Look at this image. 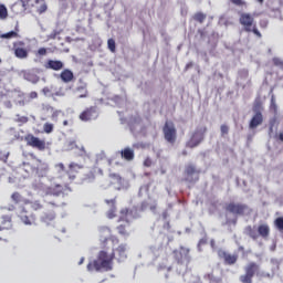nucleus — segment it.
Listing matches in <instances>:
<instances>
[{
	"instance_id": "9d476101",
	"label": "nucleus",
	"mask_w": 283,
	"mask_h": 283,
	"mask_svg": "<svg viewBox=\"0 0 283 283\" xmlns=\"http://www.w3.org/2000/svg\"><path fill=\"white\" fill-rule=\"evenodd\" d=\"M13 54L15 59H28L30 52L25 48V42L23 41H15L13 42V48H12Z\"/></svg>"
},
{
	"instance_id": "e2e57ef3",
	"label": "nucleus",
	"mask_w": 283,
	"mask_h": 283,
	"mask_svg": "<svg viewBox=\"0 0 283 283\" xmlns=\"http://www.w3.org/2000/svg\"><path fill=\"white\" fill-rule=\"evenodd\" d=\"M259 3H264V0H256Z\"/></svg>"
},
{
	"instance_id": "a19ab883",
	"label": "nucleus",
	"mask_w": 283,
	"mask_h": 283,
	"mask_svg": "<svg viewBox=\"0 0 283 283\" xmlns=\"http://www.w3.org/2000/svg\"><path fill=\"white\" fill-rule=\"evenodd\" d=\"M220 130H221V136H227V134H229V126H227V124H223L221 125Z\"/></svg>"
},
{
	"instance_id": "f257e3e1",
	"label": "nucleus",
	"mask_w": 283,
	"mask_h": 283,
	"mask_svg": "<svg viewBox=\"0 0 283 283\" xmlns=\"http://www.w3.org/2000/svg\"><path fill=\"white\" fill-rule=\"evenodd\" d=\"M114 258H116V252L111 254L107 251L102 250L97 254V259L91 261L86 269L87 271H112L114 269Z\"/></svg>"
},
{
	"instance_id": "5fc2aeb1",
	"label": "nucleus",
	"mask_w": 283,
	"mask_h": 283,
	"mask_svg": "<svg viewBox=\"0 0 283 283\" xmlns=\"http://www.w3.org/2000/svg\"><path fill=\"white\" fill-rule=\"evenodd\" d=\"M277 138L281 140V143H283V133H280Z\"/></svg>"
},
{
	"instance_id": "4be33fe9",
	"label": "nucleus",
	"mask_w": 283,
	"mask_h": 283,
	"mask_svg": "<svg viewBox=\"0 0 283 283\" xmlns=\"http://www.w3.org/2000/svg\"><path fill=\"white\" fill-rule=\"evenodd\" d=\"M109 179L112 185H116V189H120L123 187V177L116 172L109 174Z\"/></svg>"
},
{
	"instance_id": "f03ea898",
	"label": "nucleus",
	"mask_w": 283,
	"mask_h": 283,
	"mask_svg": "<svg viewBox=\"0 0 283 283\" xmlns=\"http://www.w3.org/2000/svg\"><path fill=\"white\" fill-rule=\"evenodd\" d=\"M239 23L242 25L244 32H252L258 36V39H262V33L258 30V24L255 23V18L251 13H241L239 17Z\"/></svg>"
},
{
	"instance_id": "a211bd4d",
	"label": "nucleus",
	"mask_w": 283,
	"mask_h": 283,
	"mask_svg": "<svg viewBox=\"0 0 283 283\" xmlns=\"http://www.w3.org/2000/svg\"><path fill=\"white\" fill-rule=\"evenodd\" d=\"M262 123H264V117L262 116V113L256 112L251 118L249 127L250 129H255L259 125H262Z\"/></svg>"
},
{
	"instance_id": "e433bc0d",
	"label": "nucleus",
	"mask_w": 283,
	"mask_h": 283,
	"mask_svg": "<svg viewBox=\"0 0 283 283\" xmlns=\"http://www.w3.org/2000/svg\"><path fill=\"white\" fill-rule=\"evenodd\" d=\"M106 216L109 220H114L116 217V206L112 207V209L107 211Z\"/></svg>"
},
{
	"instance_id": "dca6fc26",
	"label": "nucleus",
	"mask_w": 283,
	"mask_h": 283,
	"mask_svg": "<svg viewBox=\"0 0 283 283\" xmlns=\"http://www.w3.org/2000/svg\"><path fill=\"white\" fill-rule=\"evenodd\" d=\"M219 258H222L230 266L238 262V254H230L227 251H219Z\"/></svg>"
},
{
	"instance_id": "c85d7f7f",
	"label": "nucleus",
	"mask_w": 283,
	"mask_h": 283,
	"mask_svg": "<svg viewBox=\"0 0 283 283\" xmlns=\"http://www.w3.org/2000/svg\"><path fill=\"white\" fill-rule=\"evenodd\" d=\"M245 233H247L250 238H252V240H258V238H259V234H258V232L255 231V228H253V227H251V226H248V227L245 228Z\"/></svg>"
},
{
	"instance_id": "423d86ee",
	"label": "nucleus",
	"mask_w": 283,
	"mask_h": 283,
	"mask_svg": "<svg viewBox=\"0 0 283 283\" xmlns=\"http://www.w3.org/2000/svg\"><path fill=\"white\" fill-rule=\"evenodd\" d=\"M54 207H56V205L49 202L40 217L41 222L50 226L52 222H54V220H56V211H54Z\"/></svg>"
},
{
	"instance_id": "8fccbe9b",
	"label": "nucleus",
	"mask_w": 283,
	"mask_h": 283,
	"mask_svg": "<svg viewBox=\"0 0 283 283\" xmlns=\"http://www.w3.org/2000/svg\"><path fill=\"white\" fill-rule=\"evenodd\" d=\"M29 98H31V99H34V98H39V93H36V92H31L30 94H29Z\"/></svg>"
},
{
	"instance_id": "49530a36",
	"label": "nucleus",
	"mask_w": 283,
	"mask_h": 283,
	"mask_svg": "<svg viewBox=\"0 0 283 283\" xmlns=\"http://www.w3.org/2000/svg\"><path fill=\"white\" fill-rule=\"evenodd\" d=\"M230 1L234 6H247V2H244V0H230Z\"/></svg>"
},
{
	"instance_id": "393cba45",
	"label": "nucleus",
	"mask_w": 283,
	"mask_h": 283,
	"mask_svg": "<svg viewBox=\"0 0 283 283\" xmlns=\"http://www.w3.org/2000/svg\"><path fill=\"white\" fill-rule=\"evenodd\" d=\"M8 229H12V217L2 216V223L0 226V231H6Z\"/></svg>"
},
{
	"instance_id": "79ce46f5",
	"label": "nucleus",
	"mask_w": 283,
	"mask_h": 283,
	"mask_svg": "<svg viewBox=\"0 0 283 283\" xmlns=\"http://www.w3.org/2000/svg\"><path fill=\"white\" fill-rule=\"evenodd\" d=\"M273 64L276 65L277 67H283V61L279 57H273Z\"/></svg>"
},
{
	"instance_id": "3c124183",
	"label": "nucleus",
	"mask_w": 283,
	"mask_h": 283,
	"mask_svg": "<svg viewBox=\"0 0 283 283\" xmlns=\"http://www.w3.org/2000/svg\"><path fill=\"white\" fill-rule=\"evenodd\" d=\"M271 107L274 108V112H277V105L275 104V98L273 96L271 98Z\"/></svg>"
},
{
	"instance_id": "20e7f679",
	"label": "nucleus",
	"mask_w": 283,
	"mask_h": 283,
	"mask_svg": "<svg viewBox=\"0 0 283 283\" xmlns=\"http://www.w3.org/2000/svg\"><path fill=\"white\" fill-rule=\"evenodd\" d=\"M260 273V264L255 262H249L244 266V274L239 276L241 283H253V277Z\"/></svg>"
},
{
	"instance_id": "864d4df0",
	"label": "nucleus",
	"mask_w": 283,
	"mask_h": 283,
	"mask_svg": "<svg viewBox=\"0 0 283 283\" xmlns=\"http://www.w3.org/2000/svg\"><path fill=\"white\" fill-rule=\"evenodd\" d=\"M107 231V233H112V230L109 228H102L101 229V233H105Z\"/></svg>"
},
{
	"instance_id": "39448f33",
	"label": "nucleus",
	"mask_w": 283,
	"mask_h": 283,
	"mask_svg": "<svg viewBox=\"0 0 283 283\" xmlns=\"http://www.w3.org/2000/svg\"><path fill=\"white\" fill-rule=\"evenodd\" d=\"M164 138L170 145L176 144V139L178 138V133L176 130V126L172 122H166L163 127Z\"/></svg>"
},
{
	"instance_id": "bb28decb",
	"label": "nucleus",
	"mask_w": 283,
	"mask_h": 283,
	"mask_svg": "<svg viewBox=\"0 0 283 283\" xmlns=\"http://www.w3.org/2000/svg\"><path fill=\"white\" fill-rule=\"evenodd\" d=\"M24 205H30L32 211H41V209H43V205H41V201L39 200L30 201L29 199H25Z\"/></svg>"
},
{
	"instance_id": "58836bf2",
	"label": "nucleus",
	"mask_w": 283,
	"mask_h": 283,
	"mask_svg": "<svg viewBox=\"0 0 283 283\" xmlns=\"http://www.w3.org/2000/svg\"><path fill=\"white\" fill-rule=\"evenodd\" d=\"M87 180H94L96 178V168H93L87 175H86Z\"/></svg>"
},
{
	"instance_id": "7c9ffc66",
	"label": "nucleus",
	"mask_w": 283,
	"mask_h": 283,
	"mask_svg": "<svg viewBox=\"0 0 283 283\" xmlns=\"http://www.w3.org/2000/svg\"><path fill=\"white\" fill-rule=\"evenodd\" d=\"M0 39H19V33L17 31H10L8 33L0 34Z\"/></svg>"
},
{
	"instance_id": "4468645a",
	"label": "nucleus",
	"mask_w": 283,
	"mask_h": 283,
	"mask_svg": "<svg viewBox=\"0 0 283 283\" xmlns=\"http://www.w3.org/2000/svg\"><path fill=\"white\" fill-rule=\"evenodd\" d=\"M45 70H53V72H61L65 64L61 60H48L44 64Z\"/></svg>"
},
{
	"instance_id": "473e14b6",
	"label": "nucleus",
	"mask_w": 283,
	"mask_h": 283,
	"mask_svg": "<svg viewBox=\"0 0 283 283\" xmlns=\"http://www.w3.org/2000/svg\"><path fill=\"white\" fill-rule=\"evenodd\" d=\"M44 134H52L54 132V124L45 123L43 125Z\"/></svg>"
},
{
	"instance_id": "9b49d317",
	"label": "nucleus",
	"mask_w": 283,
	"mask_h": 283,
	"mask_svg": "<svg viewBox=\"0 0 283 283\" xmlns=\"http://www.w3.org/2000/svg\"><path fill=\"white\" fill-rule=\"evenodd\" d=\"M18 218H20L23 224H27L29 227H31L32 224H35L36 222V214L28 211V208L25 207L21 208V210L19 211Z\"/></svg>"
},
{
	"instance_id": "69168bd1",
	"label": "nucleus",
	"mask_w": 283,
	"mask_h": 283,
	"mask_svg": "<svg viewBox=\"0 0 283 283\" xmlns=\"http://www.w3.org/2000/svg\"><path fill=\"white\" fill-rule=\"evenodd\" d=\"M54 116H56V112L52 114V118H54Z\"/></svg>"
},
{
	"instance_id": "052dcab7",
	"label": "nucleus",
	"mask_w": 283,
	"mask_h": 283,
	"mask_svg": "<svg viewBox=\"0 0 283 283\" xmlns=\"http://www.w3.org/2000/svg\"><path fill=\"white\" fill-rule=\"evenodd\" d=\"M270 134H273V125L270 126Z\"/></svg>"
},
{
	"instance_id": "603ef678",
	"label": "nucleus",
	"mask_w": 283,
	"mask_h": 283,
	"mask_svg": "<svg viewBox=\"0 0 283 283\" xmlns=\"http://www.w3.org/2000/svg\"><path fill=\"white\" fill-rule=\"evenodd\" d=\"M161 217H163V220H167V218H169V212L167 210H165L163 213H161Z\"/></svg>"
},
{
	"instance_id": "b1692460",
	"label": "nucleus",
	"mask_w": 283,
	"mask_h": 283,
	"mask_svg": "<svg viewBox=\"0 0 283 283\" xmlns=\"http://www.w3.org/2000/svg\"><path fill=\"white\" fill-rule=\"evenodd\" d=\"M46 193L49 196H61L63 193V186L61 185L51 186L46 189Z\"/></svg>"
},
{
	"instance_id": "c03bdc74",
	"label": "nucleus",
	"mask_w": 283,
	"mask_h": 283,
	"mask_svg": "<svg viewBox=\"0 0 283 283\" xmlns=\"http://www.w3.org/2000/svg\"><path fill=\"white\" fill-rule=\"evenodd\" d=\"M38 56H45L48 54V49L45 48H40L36 52Z\"/></svg>"
},
{
	"instance_id": "f704fd0d",
	"label": "nucleus",
	"mask_w": 283,
	"mask_h": 283,
	"mask_svg": "<svg viewBox=\"0 0 283 283\" xmlns=\"http://www.w3.org/2000/svg\"><path fill=\"white\" fill-rule=\"evenodd\" d=\"M208 280L210 283H222V279L216 277V275H213V273L208 274Z\"/></svg>"
},
{
	"instance_id": "5701e85b",
	"label": "nucleus",
	"mask_w": 283,
	"mask_h": 283,
	"mask_svg": "<svg viewBox=\"0 0 283 283\" xmlns=\"http://www.w3.org/2000/svg\"><path fill=\"white\" fill-rule=\"evenodd\" d=\"M258 233L259 235H261V238L266 240V238H269V235L271 234V228L269 227V224H260L258 227Z\"/></svg>"
},
{
	"instance_id": "0e129e2a",
	"label": "nucleus",
	"mask_w": 283,
	"mask_h": 283,
	"mask_svg": "<svg viewBox=\"0 0 283 283\" xmlns=\"http://www.w3.org/2000/svg\"><path fill=\"white\" fill-rule=\"evenodd\" d=\"M261 28H266V23L265 24H261Z\"/></svg>"
},
{
	"instance_id": "09e8293b",
	"label": "nucleus",
	"mask_w": 283,
	"mask_h": 283,
	"mask_svg": "<svg viewBox=\"0 0 283 283\" xmlns=\"http://www.w3.org/2000/svg\"><path fill=\"white\" fill-rule=\"evenodd\" d=\"M106 205H112V207H116V199H106Z\"/></svg>"
},
{
	"instance_id": "0eeeda50",
	"label": "nucleus",
	"mask_w": 283,
	"mask_h": 283,
	"mask_svg": "<svg viewBox=\"0 0 283 283\" xmlns=\"http://www.w3.org/2000/svg\"><path fill=\"white\" fill-rule=\"evenodd\" d=\"M24 140L28 147H32L33 149H38L39 151H45V148H46L45 139H41L32 134H28L24 137Z\"/></svg>"
},
{
	"instance_id": "6ab92c4d",
	"label": "nucleus",
	"mask_w": 283,
	"mask_h": 283,
	"mask_svg": "<svg viewBox=\"0 0 283 283\" xmlns=\"http://www.w3.org/2000/svg\"><path fill=\"white\" fill-rule=\"evenodd\" d=\"M81 85L75 88V92L78 94V98H87L90 92L87 91V83L80 80Z\"/></svg>"
},
{
	"instance_id": "680f3d73",
	"label": "nucleus",
	"mask_w": 283,
	"mask_h": 283,
	"mask_svg": "<svg viewBox=\"0 0 283 283\" xmlns=\"http://www.w3.org/2000/svg\"><path fill=\"white\" fill-rule=\"evenodd\" d=\"M182 156H187V150H182Z\"/></svg>"
},
{
	"instance_id": "6e6d98bb",
	"label": "nucleus",
	"mask_w": 283,
	"mask_h": 283,
	"mask_svg": "<svg viewBox=\"0 0 283 283\" xmlns=\"http://www.w3.org/2000/svg\"><path fill=\"white\" fill-rule=\"evenodd\" d=\"M189 67H193V64H192V63H188V64L186 65V70H189Z\"/></svg>"
},
{
	"instance_id": "f3484780",
	"label": "nucleus",
	"mask_w": 283,
	"mask_h": 283,
	"mask_svg": "<svg viewBox=\"0 0 283 283\" xmlns=\"http://www.w3.org/2000/svg\"><path fill=\"white\" fill-rule=\"evenodd\" d=\"M81 169H83V166H81L76 163H71L69 165V169L66 170V176H69L70 180H75L76 179V172Z\"/></svg>"
},
{
	"instance_id": "2f4dec72",
	"label": "nucleus",
	"mask_w": 283,
	"mask_h": 283,
	"mask_svg": "<svg viewBox=\"0 0 283 283\" xmlns=\"http://www.w3.org/2000/svg\"><path fill=\"white\" fill-rule=\"evenodd\" d=\"M0 19H8V8H6L4 4H0Z\"/></svg>"
},
{
	"instance_id": "13d9d810",
	"label": "nucleus",
	"mask_w": 283,
	"mask_h": 283,
	"mask_svg": "<svg viewBox=\"0 0 283 283\" xmlns=\"http://www.w3.org/2000/svg\"><path fill=\"white\" fill-rule=\"evenodd\" d=\"M83 262H85V258L82 256L78 264L81 265V264H83Z\"/></svg>"
},
{
	"instance_id": "a18cd8bd",
	"label": "nucleus",
	"mask_w": 283,
	"mask_h": 283,
	"mask_svg": "<svg viewBox=\"0 0 283 283\" xmlns=\"http://www.w3.org/2000/svg\"><path fill=\"white\" fill-rule=\"evenodd\" d=\"M55 168L57 169L59 172H61V171H65L66 172L67 171V170H65V165L63 163L56 164Z\"/></svg>"
},
{
	"instance_id": "412c9836",
	"label": "nucleus",
	"mask_w": 283,
	"mask_h": 283,
	"mask_svg": "<svg viewBox=\"0 0 283 283\" xmlns=\"http://www.w3.org/2000/svg\"><path fill=\"white\" fill-rule=\"evenodd\" d=\"M60 78L63 83H72L74 81V73L70 69H65L61 72Z\"/></svg>"
},
{
	"instance_id": "4d7b16f0",
	"label": "nucleus",
	"mask_w": 283,
	"mask_h": 283,
	"mask_svg": "<svg viewBox=\"0 0 283 283\" xmlns=\"http://www.w3.org/2000/svg\"><path fill=\"white\" fill-rule=\"evenodd\" d=\"M63 125H64V127H67V125H70V122H67V119H65V120L63 122Z\"/></svg>"
},
{
	"instance_id": "cd10ccee",
	"label": "nucleus",
	"mask_w": 283,
	"mask_h": 283,
	"mask_svg": "<svg viewBox=\"0 0 283 283\" xmlns=\"http://www.w3.org/2000/svg\"><path fill=\"white\" fill-rule=\"evenodd\" d=\"M11 200L12 202H14V205H21V202L25 205L27 199H23V196H21V192L15 191L11 195Z\"/></svg>"
},
{
	"instance_id": "aec40b11",
	"label": "nucleus",
	"mask_w": 283,
	"mask_h": 283,
	"mask_svg": "<svg viewBox=\"0 0 283 283\" xmlns=\"http://www.w3.org/2000/svg\"><path fill=\"white\" fill-rule=\"evenodd\" d=\"M117 237L111 235L102 241L103 249H114L118 244Z\"/></svg>"
},
{
	"instance_id": "c756f323",
	"label": "nucleus",
	"mask_w": 283,
	"mask_h": 283,
	"mask_svg": "<svg viewBox=\"0 0 283 283\" xmlns=\"http://www.w3.org/2000/svg\"><path fill=\"white\" fill-rule=\"evenodd\" d=\"M192 19L193 21H197V23H205L207 20V14L199 11L192 15Z\"/></svg>"
},
{
	"instance_id": "a878e982",
	"label": "nucleus",
	"mask_w": 283,
	"mask_h": 283,
	"mask_svg": "<svg viewBox=\"0 0 283 283\" xmlns=\"http://www.w3.org/2000/svg\"><path fill=\"white\" fill-rule=\"evenodd\" d=\"M120 156L122 158H124V160H134V149L127 147V148H124L122 151H120Z\"/></svg>"
},
{
	"instance_id": "c9c22d12",
	"label": "nucleus",
	"mask_w": 283,
	"mask_h": 283,
	"mask_svg": "<svg viewBox=\"0 0 283 283\" xmlns=\"http://www.w3.org/2000/svg\"><path fill=\"white\" fill-rule=\"evenodd\" d=\"M107 48L112 52H116V41L114 39H108L107 41Z\"/></svg>"
},
{
	"instance_id": "37998d69",
	"label": "nucleus",
	"mask_w": 283,
	"mask_h": 283,
	"mask_svg": "<svg viewBox=\"0 0 283 283\" xmlns=\"http://www.w3.org/2000/svg\"><path fill=\"white\" fill-rule=\"evenodd\" d=\"M28 120H29L28 116H18L17 118V123H22V125H25Z\"/></svg>"
},
{
	"instance_id": "ddd939ff",
	"label": "nucleus",
	"mask_w": 283,
	"mask_h": 283,
	"mask_svg": "<svg viewBox=\"0 0 283 283\" xmlns=\"http://www.w3.org/2000/svg\"><path fill=\"white\" fill-rule=\"evenodd\" d=\"M98 114L96 113V106H91L84 109L80 114V120L83 123H87L88 120H94V118H97Z\"/></svg>"
},
{
	"instance_id": "f8f14e48",
	"label": "nucleus",
	"mask_w": 283,
	"mask_h": 283,
	"mask_svg": "<svg viewBox=\"0 0 283 283\" xmlns=\"http://www.w3.org/2000/svg\"><path fill=\"white\" fill-rule=\"evenodd\" d=\"M247 209H249L247 205L235 202H230L226 207V210L229 211V213H233L234 216H244V211H247Z\"/></svg>"
},
{
	"instance_id": "1a4fd4ad",
	"label": "nucleus",
	"mask_w": 283,
	"mask_h": 283,
	"mask_svg": "<svg viewBox=\"0 0 283 283\" xmlns=\"http://www.w3.org/2000/svg\"><path fill=\"white\" fill-rule=\"evenodd\" d=\"M205 134H207V127L195 132L191 138L187 142L186 147H189V149H195V147H198V145L205 140Z\"/></svg>"
},
{
	"instance_id": "6e6552de",
	"label": "nucleus",
	"mask_w": 283,
	"mask_h": 283,
	"mask_svg": "<svg viewBox=\"0 0 283 283\" xmlns=\"http://www.w3.org/2000/svg\"><path fill=\"white\" fill-rule=\"evenodd\" d=\"M172 255L177 264H189V248L180 247L172 251Z\"/></svg>"
},
{
	"instance_id": "de8ad7c7",
	"label": "nucleus",
	"mask_w": 283,
	"mask_h": 283,
	"mask_svg": "<svg viewBox=\"0 0 283 283\" xmlns=\"http://www.w3.org/2000/svg\"><path fill=\"white\" fill-rule=\"evenodd\" d=\"M151 165H153L151 158L147 157L144 160V167H151Z\"/></svg>"
},
{
	"instance_id": "ea45409f",
	"label": "nucleus",
	"mask_w": 283,
	"mask_h": 283,
	"mask_svg": "<svg viewBox=\"0 0 283 283\" xmlns=\"http://www.w3.org/2000/svg\"><path fill=\"white\" fill-rule=\"evenodd\" d=\"M46 11H48V4L45 3L41 4L36 10L38 14H43V12H46Z\"/></svg>"
},
{
	"instance_id": "7ed1b4c3",
	"label": "nucleus",
	"mask_w": 283,
	"mask_h": 283,
	"mask_svg": "<svg viewBox=\"0 0 283 283\" xmlns=\"http://www.w3.org/2000/svg\"><path fill=\"white\" fill-rule=\"evenodd\" d=\"M129 216L130 218L134 217V210L129 208H124L119 211L118 222H124L117 226V231L119 235H129V229L132 227V221H129Z\"/></svg>"
},
{
	"instance_id": "72a5a7b5",
	"label": "nucleus",
	"mask_w": 283,
	"mask_h": 283,
	"mask_svg": "<svg viewBox=\"0 0 283 283\" xmlns=\"http://www.w3.org/2000/svg\"><path fill=\"white\" fill-rule=\"evenodd\" d=\"M274 227L279 230V231H283V217H279L274 220Z\"/></svg>"
},
{
	"instance_id": "4c0bfd02",
	"label": "nucleus",
	"mask_w": 283,
	"mask_h": 283,
	"mask_svg": "<svg viewBox=\"0 0 283 283\" xmlns=\"http://www.w3.org/2000/svg\"><path fill=\"white\" fill-rule=\"evenodd\" d=\"M196 174V167L193 165H188L186 167V176H193Z\"/></svg>"
},
{
	"instance_id": "bf43d9fd",
	"label": "nucleus",
	"mask_w": 283,
	"mask_h": 283,
	"mask_svg": "<svg viewBox=\"0 0 283 283\" xmlns=\"http://www.w3.org/2000/svg\"><path fill=\"white\" fill-rule=\"evenodd\" d=\"M160 174H167V170H165L164 168L160 169Z\"/></svg>"
},
{
	"instance_id": "2eb2a0df",
	"label": "nucleus",
	"mask_w": 283,
	"mask_h": 283,
	"mask_svg": "<svg viewBox=\"0 0 283 283\" xmlns=\"http://www.w3.org/2000/svg\"><path fill=\"white\" fill-rule=\"evenodd\" d=\"M117 262H125L127 260V248L124 244H120L113 250Z\"/></svg>"
}]
</instances>
